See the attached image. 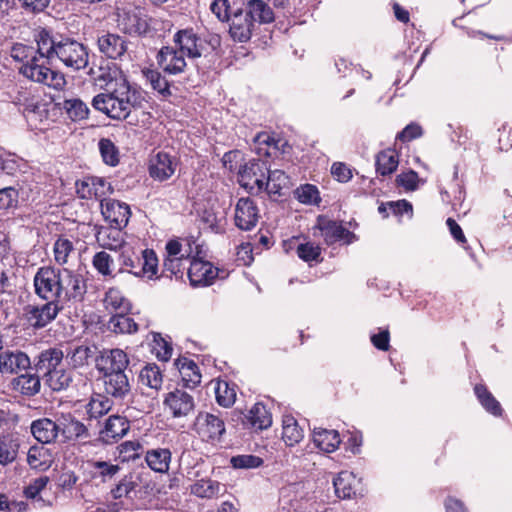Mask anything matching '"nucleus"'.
Returning a JSON list of instances; mask_svg holds the SVG:
<instances>
[{
	"label": "nucleus",
	"instance_id": "1",
	"mask_svg": "<svg viewBox=\"0 0 512 512\" xmlns=\"http://www.w3.org/2000/svg\"><path fill=\"white\" fill-rule=\"evenodd\" d=\"M33 287L40 299L57 301L62 306L82 301L87 291L82 274L51 265L38 268L33 277Z\"/></svg>",
	"mask_w": 512,
	"mask_h": 512
},
{
	"label": "nucleus",
	"instance_id": "2",
	"mask_svg": "<svg viewBox=\"0 0 512 512\" xmlns=\"http://www.w3.org/2000/svg\"><path fill=\"white\" fill-rule=\"evenodd\" d=\"M102 77L107 79L106 92L96 95L92 106L112 119H126L135 102V91L131 89L127 76L113 64Z\"/></svg>",
	"mask_w": 512,
	"mask_h": 512
},
{
	"label": "nucleus",
	"instance_id": "3",
	"mask_svg": "<svg viewBox=\"0 0 512 512\" xmlns=\"http://www.w3.org/2000/svg\"><path fill=\"white\" fill-rule=\"evenodd\" d=\"M42 49L41 51L58 60L66 68L78 71L87 67L89 63V54L87 48L71 39L55 41L50 34L42 30Z\"/></svg>",
	"mask_w": 512,
	"mask_h": 512
},
{
	"label": "nucleus",
	"instance_id": "4",
	"mask_svg": "<svg viewBox=\"0 0 512 512\" xmlns=\"http://www.w3.org/2000/svg\"><path fill=\"white\" fill-rule=\"evenodd\" d=\"M42 34L41 31L36 37L37 55L27 64L19 67V72L27 79L48 86L55 90H62L66 85V79L63 73L52 70L47 63H53L52 56L42 52Z\"/></svg>",
	"mask_w": 512,
	"mask_h": 512
},
{
	"label": "nucleus",
	"instance_id": "5",
	"mask_svg": "<svg viewBox=\"0 0 512 512\" xmlns=\"http://www.w3.org/2000/svg\"><path fill=\"white\" fill-rule=\"evenodd\" d=\"M268 171L267 164L260 159H252L241 165L238 171L240 185L251 193L264 189V180Z\"/></svg>",
	"mask_w": 512,
	"mask_h": 512
},
{
	"label": "nucleus",
	"instance_id": "6",
	"mask_svg": "<svg viewBox=\"0 0 512 512\" xmlns=\"http://www.w3.org/2000/svg\"><path fill=\"white\" fill-rule=\"evenodd\" d=\"M64 306L57 301H45L42 304H29L24 307L23 317L34 329H41L50 324L62 311Z\"/></svg>",
	"mask_w": 512,
	"mask_h": 512
},
{
	"label": "nucleus",
	"instance_id": "7",
	"mask_svg": "<svg viewBox=\"0 0 512 512\" xmlns=\"http://www.w3.org/2000/svg\"><path fill=\"white\" fill-rule=\"evenodd\" d=\"M176 48L189 59H196L208 53V43L193 28L178 30L173 36Z\"/></svg>",
	"mask_w": 512,
	"mask_h": 512
},
{
	"label": "nucleus",
	"instance_id": "8",
	"mask_svg": "<svg viewBox=\"0 0 512 512\" xmlns=\"http://www.w3.org/2000/svg\"><path fill=\"white\" fill-rule=\"evenodd\" d=\"M193 429L203 441L211 443L219 442L226 432L224 420L209 412L198 413Z\"/></svg>",
	"mask_w": 512,
	"mask_h": 512
},
{
	"label": "nucleus",
	"instance_id": "9",
	"mask_svg": "<svg viewBox=\"0 0 512 512\" xmlns=\"http://www.w3.org/2000/svg\"><path fill=\"white\" fill-rule=\"evenodd\" d=\"M156 61L159 68L169 75L182 74L187 67L186 56L175 45L162 47L156 55Z\"/></svg>",
	"mask_w": 512,
	"mask_h": 512
},
{
	"label": "nucleus",
	"instance_id": "10",
	"mask_svg": "<svg viewBox=\"0 0 512 512\" xmlns=\"http://www.w3.org/2000/svg\"><path fill=\"white\" fill-rule=\"evenodd\" d=\"M129 364L127 354L118 348L104 350L96 359V369L103 374L125 373Z\"/></svg>",
	"mask_w": 512,
	"mask_h": 512
},
{
	"label": "nucleus",
	"instance_id": "11",
	"mask_svg": "<svg viewBox=\"0 0 512 512\" xmlns=\"http://www.w3.org/2000/svg\"><path fill=\"white\" fill-rule=\"evenodd\" d=\"M316 227L320 230L321 236L328 245L336 242L350 244L355 239V235L352 232L336 221L330 220L324 216L318 217Z\"/></svg>",
	"mask_w": 512,
	"mask_h": 512
},
{
	"label": "nucleus",
	"instance_id": "12",
	"mask_svg": "<svg viewBox=\"0 0 512 512\" xmlns=\"http://www.w3.org/2000/svg\"><path fill=\"white\" fill-rule=\"evenodd\" d=\"M260 218L256 203L250 198H240L235 206V225L244 231L252 230Z\"/></svg>",
	"mask_w": 512,
	"mask_h": 512
},
{
	"label": "nucleus",
	"instance_id": "13",
	"mask_svg": "<svg viewBox=\"0 0 512 512\" xmlns=\"http://www.w3.org/2000/svg\"><path fill=\"white\" fill-rule=\"evenodd\" d=\"M177 159L167 152L159 151L149 160V174L156 181L169 179L176 171Z\"/></svg>",
	"mask_w": 512,
	"mask_h": 512
},
{
	"label": "nucleus",
	"instance_id": "14",
	"mask_svg": "<svg viewBox=\"0 0 512 512\" xmlns=\"http://www.w3.org/2000/svg\"><path fill=\"white\" fill-rule=\"evenodd\" d=\"M76 192L80 198H96L100 201L112 194L113 188L109 182L100 177H86L76 182Z\"/></svg>",
	"mask_w": 512,
	"mask_h": 512
},
{
	"label": "nucleus",
	"instance_id": "15",
	"mask_svg": "<svg viewBox=\"0 0 512 512\" xmlns=\"http://www.w3.org/2000/svg\"><path fill=\"white\" fill-rule=\"evenodd\" d=\"M164 406L175 418L185 417L194 410L195 402L188 392L175 389L166 394Z\"/></svg>",
	"mask_w": 512,
	"mask_h": 512
},
{
	"label": "nucleus",
	"instance_id": "16",
	"mask_svg": "<svg viewBox=\"0 0 512 512\" xmlns=\"http://www.w3.org/2000/svg\"><path fill=\"white\" fill-rule=\"evenodd\" d=\"M219 270L212 263L201 259H192L188 268V277L192 286H208L218 277Z\"/></svg>",
	"mask_w": 512,
	"mask_h": 512
},
{
	"label": "nucleus",
	"instance_id": "17",
	"mask_svg": "<svg viewBox=\"0 0 512 512\" xmlns=\"http://www.w3.org/2000/svg\"><path fill=\"white\" fill-rule=\"evenodd\" d=\"M228 21H230L229 33L238 42H247L256 27L251 15L242 9L235 11Z\"/></svg>",
	"mask_w": 512,
	"mask_h": 512
},
{
	"label": "nucleus",
	"instance_id": "18",
	"mask_svg": "<svg viewBox=\"0 0 512 512\" xmlns=\"http://www.w3.org/2000/svg\"><path fill=\"white\" fill-rule=\"evenodd\" d=\"M29 356L20 350H5L0 352V374L12 375L30 367Z\"/></svg>",
	"mask_w": 512,
	"mask_h": 512
},
{
	"label": "nucleus",
	"instance_id": "19",
	"mask_svg": "<svg viewBox=\"0 0 512 512\" xmlns=\"http://www.w3.org/2000/svg\"><path fill=\"white\" fill-rule=\"evenodd\" d=\"M129 421L120 415L110 416L99 433V439L105 444H112L122 439L129 431Z\"/></svg>",
	"mask_w": 512,
	"mask_h": 512
},
{
	"label": "nucleus",
	"instance_id": "20",
	"mask_svg": "<svg viewBox=\"0 0 512 512\" xmlns=\"http://www.w3.org/2000/svg\"><path fill=\"white\" fill-rule=\"evenodd\" d=\"M100 206L105 220L118 227L127 225L131 212L126 203L107 198L101 200Z\"/></svg>",
	"mask_w": 512,
	"mask_h": 512
},
{
	"label": "nucleus",
	"instance_id": "21",
	"mask_svg": "<svg viewBox=\"0 0 512 512\" xmlns=\"http://www.w3.org/2000/svg\"><path fill=\"white\" fill-rule=\"evenodd\" d=\"M242 424L244 427L254 431L264 430L272 425V415L264 404L255 403L244 414Z\"/></svg>",
	"mask_w": 512,
	"mask_h": 512
},
{
	"label": "nucleus",
	"instance_id": "22",
	"mask_svg": "<svg viewBox=\"0 0 512 512\" xmlns=\"http://www.w3.org/2000/svg\"><path fill=\"white\" fill-rule=\"evenodd\" d=\"M98 48L101 53L112 59L121 58L127 51V41L114 33H104L98 37Z\"/></svg>",
	"mask_w": 512,
	"mask_h": 512
},
{
	"label": "nucleus",
	"instance_id": "23",
	"mask_svg": "<svg viewBox=\"0 0 512 512\" xmlns=\"http://www.w3.org/2000/svg\"><path fill=\"white\" fill-rule=\"evenodd\" d=\"M60 427V418L58 422L49 418H40L31 423V433L38 442L49 444L56 440Z\"/></svg>",
	"mask_w": 512,
	"mask_h": 512
},
{
	"label": "nucleus",
	"instance_id": "24",
	"mask_svg": "<svg viewBox=\"0 0 512 512\" xmlns=\"http://www.w3.org/2000/svg\"><path fill=\"white\" fill-rule=\"evenodd\" d=\"M105 392L115 399H124L130 393V384L125 373L101 375Z\"/></svg>",
	"mask_w": 512,
	"mask_h": 512
},
{
	"label": "nucleus",
	"instance_id": "25",
	"mask_svg": "<svg viewBox=\"0 0 512 512\" xmlns=\"http://www.w3.org/2000/svg\"><path fill=\"white\" fill-rule=\"evenodd\" d=\"M312 441L320 451L333 453L341 444V438L337 430L315 428L312 434Z\"/></svg>",
	"mask_w": 512,
	"mask_h": 512
},
{
	"label": "nucleus",
	"instance_id": "26",
	"mask_svg": "<svg viewBox=\"0 0 512 512\" xmlns=\"http://www.w3.org/2000/svg\"><path fill=\"white\" fill-rule=\"evenodd\" d=\"M119 25L125 33L130 35H141L148 29L145 15L137 9L124 12L119 20Z\"/></svg>",
	"mask_w": 512,
	"mask_h": 512
},
{
	"label": "nucleus",
	"instance_id": "27",
	"mask_svg": "<svg viewBox=\"0 0 512 512\" xmlns=\"http://www.w3.org/2000/svg\"><path fill=\"white\" fill-rule=\"evenodd\" d=\"M359 479L350 471H341L334 479L333 486L337 497L350 499L356 494Z\"/></svg>",
	"mask_w": 512,
	"mask_h": 512
},
{
	"label": "nucleus",
	"instance_id": "28",
	"mask_svg": "<svg viewBox=\"0 0 512 512\" xmlns=\"http://www.w3.org/2000/svg\"><path fill=\"white\" fill-rule=\"evenodd\" d=\"M76 249L75 242L67 236H59L53 244L54 261L59 266H64L70 263L71 259L75 257Z\"/></svg>",
	"mask_w": 512,
	"mask_h": 512
},
{
	"label": "nucleus",
	"instance_id": "29",
	"mask_svg": "<svg viewBox=\"0 0 512 512\" xmlns=\"http://www.w3.org/2000/svg\"><path fill=\"white\" fill-rule=\"evenodd\" d=\"M27 462L32 469L45 471L53 462L51 451L43 445L30 447L27 454Z\"/></svg>",
	"mask_w": 512,
	"mask_h": 512
},
{
	"label": "nucleus",
	"instance_id": "30",
	"mask_svg": "<svg viewBox=\"0 0 512 512\" xmlns=\"http://www.w3.org/2000/svg\"><path fill=\"white\" fill-rule=\"evenodd\" d=\"M142 264L138 263L137 271L135 272L136 277L146 278L147 280H156L159 278L158 275V258L156 253L152 249H145L141 253Z\"/></svg>",
	"mask_w": 512,
	"mask_h": 512
},
{
	"label": "nucleus",
	"instance_id": "31",
	"mask_svg": "<svg viewBox=\"0 0 512 512\" xmlns=\"http://www.w3.org/2000/svg\"><path fill=\"white\" fill-rule=\"evenodd\" d=\"M96 240L102 248L108 250H117L125 245L123 232L121 231L120 227H102L97 232Z\"/></svg>",
	"mask_w": 512,
	"mask_h": 512
},
{
	"label": "nucleus",
	"instance_id": "32",
	"mask_svg": "<svg viewBox=\"0 0 512 512\" xmlns=\"http://www.w3.org/2000/svg\"><path fill=\"white\" fill-rule=\"evenodd\" d=\"M60 425V433L66 440L86 439L89 436L86 426L70 415L62 416Z\"/></svg>",
	"mask_w": 512,
	"mask_h": 512
},
{
	"label": "nucleus",
	"instance_id": "33",
	"mask_svg": "<svg viewBox=\"0 0 512 512\" xmlns=\"http://www.w3.org/2000/svg\"><path fill=\"white\" fill-rule=\"evenodd\" d=\"M145 461L153 471L166 473L171 462V452L166 448L148 450L145 455Z\"/></svg>",
	"mask_w": 512,
	"mask_h": 512
},
{
	"label": "nucleus",
	"instance_id": "34",
	"mask_svg": "<svg viewBox=\"0 0 512 512\" xmlns=\"http://www.w3.org/2000/svg\"><path fill=\"white\" fill-rule=\"evenodd\" d=\"M245 11L251 15L255 24H269L275 19L272 8L264 0H249Z\"/></svg>",
	"mask_w": 512,
	"mask_h": 512
},
{
	"label": "nucleus",
	"instance_id": "35",
	"mask_svg": "<svg viewBox=\"0 0 512 512\" xmlns=\"http://www.w3.org/2000/svg\"><path fill=\"white\" fill-rule=\"evenodd\" d=\"M304 437V431L297 420L291 415H285L282 419V439L287 446L298 444Z\"/></svg>",
	"mask_w": 512,
	"mask_h": 512
},
{
	"label": "nucleus",
	"instance_id": "36",
	"mask_svg": "<svg viewBox=\"0 0 512 512\" xmlns=\"http://www.w3.org/2000/svg\"><path fill=\"white\" fill-rule=\"evenodd\" d=\"M399 165V156L396 150L388 148L376 156V171L382 176L390 175Z\"/></svg>",
	"mask_w": 512,
	"mask_h": 512
},
{
	"label": "nucleus",
	"instance_id": "37",
	"mask_svg": "<svg viewBox=\"0 0 512 512\" xmlns=\"http://www.w3.org/2000/svg\"><path fill=\"white\" fill-rule=\"evenodd\" d=\"M13 389L22 395L33 396L40 391L41 382L36 374H22L12 381Z\"/></svg>",
	"mask_w": 512,
	"mask_h": 512
},
{
	"label": "nucleus",
	"instance_id": "38",
	"mask_svg": "<svg viewBox=\"0 0 512 512\" xmlns=\"http://www.w3.org/2000/svg\"><path fill=\"white\" fill-rule=\"evenodd\" d=\"M63 357L64 353L59 348L46 349L39 354L36 367L39 371H43L44 374H47L58 368Z\"/></svg>",
	"mask_w": 512,
	"mask_h": 512
},
{
	"label": "nucleus",
	"instance_id": "39",
	"mask_svg": "<svg viewBox=\"0 0 512 512\" xmlns=\"http://www.w3.org/2000/svg\"><path fill=\"white\" fill-rule=\"evenodd\" d=\"M289 184L288 176L279 169L270 170L266 172V179L264 180V189L269 195H280L281 190L286 188Z\"/></svg>",
	"mask_w": 512,
	"mask_h": 512
},
{
	"label": "nucleus",
	"instance_id": "40",
	"mask_svg": "<svg viewBox=\"0 0 512 512\" xmlns=\"http://www.w3.org/2000/svg\"><path fill=\"white\" fill-rule=\"evenodd\" d=\"M139 255L134 251V249L125 244L120 248V253L118 256L119 269L117 273H130L135 276V272L138 268V263L140 262Z\"/></svg>",
	"mask_w": 512,
	"mask_h": 512
},
{
	"label": "nucleus",
	"instance_id": "41",
	"mask_svg": "<svg viewBox=\"0 0 512 512\" xmlns=\"http://www.w3.org/2000/svg\"><path fill=\"white\" fill-rule=\"evenodd\" d=\"M177 366L186 387L193 388L201 382V374L195 362L186 358L179 359Z\"/></svg>",
	"mask_w": 512,
	"mask_h": 512
},
{
	"label": "nucleus",
	"instance_id": "42",
	"mask_svg": "<svg viewBox=\"0 0 512 512\" xmlns=\"http://www.w3.org/2000/svg\"><path fill=\"white\" fill-rule=\"evenodd\" d=\"M90 467L92 478L99 479L102 483L112 480L121 469L118 464L101 460L91 462Z\"/></svg>",
	"mask_w": 512,
	"mask_h": 512
},
{
	"label": "nucleus",
	"instance_id": "43",
	"mask_svg": "<svg viewBox=\"0 0 512 512\" xmlns=\"http://www.w3.org/2000/svg\"><path fill=\"white\" fill-rule=\"evenodd\" d=\"M92 266L104 278H114L117 275L114 258L105 251H99L94 254Z\"/></svg>",
	"mask_w": 512,
	"mask_h": 512
},
{
	"label": "nucleus",
	"instance_id": "44",
	"mask_svg": "<svg viewBox=\"0 0 512 512\" xmlns=\"http://www.w3.org/2000/svg\"><path fill=\"white\" fill-rule=\"evenodd\" d=\"M217 403L224 407H231L236 401V386L226 380H218L214 386Z\"/></svg>",
	"mask_w": 512,
	"mask_h": 512
},
{
	"label": "nucleus",
	"instance_id": "45",
	"mask_svg": "<svg viewBox=\"0 0 512 512\" xmlns=\"http://www.w3.org/2000/svg\"><path fill=\"white\" fill-rule=\"evenodd\" d=\"M190 492L199 498L213 499L219 496L221 485L211 479H200L191 485Z\"/></svg>",
	"mask_w": 512,
	"mask_h": 512
},
{
	"label": "nucleus",
	"instance_id": "46",
	"mask_svg": "<svg viewBox=\"0 0 512 512\" xmlns=\"http://www.w3.org/2000/svg\"><path fill=\"white\" fill-rule=\"evenodd\" d=\"M105 308L111 312L126 313L130 308L129 301L123 296L122 292L116 288H110L104 297Z\"/></svg>",
	"mask_w": 512,
	"mask_h": 512
},
{
	"label": "nucleus",
	"instance_id": "47",
	"mask_svg": "<svg viewBox=\"0 0 512 512\" xmlns=\"http://www.w3.org/2000/svg\"><path fill=\"white\" fill-rule=\"evenodd\" d=\"M145 80L150 84L152 89L156 91L159 95L166 98L168 97L170 92V85L166 78L156 69H144L142 71Z\"/></svg>",
	"mask_w": 512,
	"mask_h": 512
},
{
	"label": "nucleus",
	"instance_id": "48",
	"mask_svg": "<svg viewBox=\"0 0 512 512\" xmlns=\"http://www.w3.org/2000/svg\"><path fill=\"white\" fill-rule=\"evenodd\" d=\"M93 350L85 345H77L70 349L66 354L68 364L73 368H81L89 364L90 359L93 357Z\"/></svg>",
	"mask_w": 512,
	"mask_h": 512
},
{
	"label": "nucleus",
	"instance_id": "49",
	"mask_svg": "<svg viewBox=\"0 0 512 512\" xmlns=\"http://www.w3.org/2000/svg\"><path fill=\"white\" fill-rule=\"evenodd\" d=\"M166 255L188 260L193 253L192 245L189 239H172L166 243Z\"/></svg>",
	"mask_w": 512,
	"mask_h": 512
},
{
	"label": "nucleus",
	"instance_id": "50",
	"mask_svg": "<svg viewBox=\"0 0 512 512\" xmlns=\"http://www.w3.org/2000/svg\"><path fill=\"white\" fill-rule=\"evenodd\" d=\"M139 380L142 385L154 390H159L163 382L160 368L155 364L146 365L140 371Z\"/></svg>",
	"mask_w": 512,
	"mask_h": 512
},
{
	"label": "nucleus",
	"instance_id": "51",
	"mask_svg": "<svg viewBox=\"0 0 512 512\" xmlns=\"http://www.w3.org/2000/svg\"><path fill=\"white\" fill-rule=\"evenodd\" d=\"M108 327L115 333H134L137 331L138 326L135 321L127 316L125 313H118L113 315L108 323Z\"/></svg>",
	"mask_w": 512,
	"mask_h": 512
},
{
	"label": "nucleus",
	"instance_id": "52",
	"mask_svg": "<svg viewBox=\"0 0 512 512\" xmlns=\"http://www.w3.org/2000/svg\"><path fill=\"white\" fill-rule=\"evenodd\" d=\"M18 448L17 439L11 436L0 437V464L5 466L12 463L17 457Z\"/></svg>",
	"mask_w": 512,
	"mask_h": 512
},
{
	"label": "nucleus",
	"instance_id": "53",
	"mask_svg": "<svg viewBox=\"0 0 512 512\" xmlns=\"http://www.w3.org/2000/svg\"><path fill=\"white\" fill-rule=\"evenodd\" d=\"M475 394L480 401L483 408L495 415L498 416L501 414L502 409L500 403L494 398V396L486 389L483 385H476L474 388Z\"/></svg>",
	"mask_w": 512,
	"mask_h": 512
},
{
	"label": "nucleus",
	"instance_id": "54",
	"mask_svg": "<svg viewBox=\"0 0 512 512\" xmlns=\"http://www.w3.org/2000/svg\"><path fill=\"white\" fill-rule=\"evenodd\" d=\"M23 114L31 127L34 129H42L39 127V124L47 118V105L42 99H40L31 108H27Z\"/></svg>",
	"mask_w": 512,
	"mask_h": 512
},
{
	"label": "nucleus",
	"instance_id": "55",
	"mask_svg": "<svg viewBox=\"0 0 512 512\" xmlns=\"http://www.w3.org/2000/svg\"><path fill=\"white\" fill-rule=\"evenodd\" d=\"M63 108L73 121L84 120L88 117V106L78 98L67 99L63 103Z\"/></svg>",
	"mask_w": 512,
	"mask_h": 512
},
{
	"label": "nucleus",
	"instance_id": "56",
	"mask_svg": "<svg viewBox=\"0 0 512 512\" xmlns=\"http://www.w3.org/2000/svg\"><path fill=\"white\" fill-rule=\"evenodd\" d=\"M45 375L46 383L54 391H60L67 388L72 379L70 373L59 368L52 370Z\"/></svg>",
	"mask_w": 512,
	"mask_h": 512
},
{
	"label": "nucleus",
	"instance_id": "57",
	"mask_svg": "<svg viewBox=\"0 0 512 512\" xmlns=\"http://www.w3.org/2000/svg\"><path fill=\"white\" fill-rule=\"evenodd\" d=\"M98 147L105 164L114 167L119 163V150L110 139L102 138Z\"/></svg>",
	"mask_w": 512,
	"mask_h": 512
},
{
	"label": "nucleus",
	"instance_id": "58",
	"mask_svg": "<svg viewBox=\"0 0 512 512\" xmlns=\"http://www.w3.org/2000/svg\"><path fill=\"white\" fill-rule=\"evenodd\" d=\"M111 409V401L102 395H97L89 401L87 412L91 418H98L106 414Z\"/></svg>",
	"mask_w": 512,
	"mask_h": 512
},
{
	"label": "nucleus",
	"instance_id": "59",
	"mask_svg": "<svg viewBox=\"0 0 512 512\" xmlns=\"http://www.w3.org/2000/svg\"><path fill=\"white\" fill-rule=\"evenodd\" d=\"M20 158L16 155L0 149V171L13 175L20 169Z\"/></svg>",
	"mask_w": 512,
	"mask_h": 512
},
{
	"label": "nucleus",
	"instance_id": "60",
	"mask_svg": "<svg viewBox=\"0 0 512 512\" xmlns=\"http://www.w3.org/2000/svg\"><path fill=\"white\" fill-rule=\"evenodd\" d=\"M153 352L161 361H168L172 356V347L160 334L153 335Z\"/></svg>",
	"mask_w": 512,
	"mask_h": 512
},
{
	"label": "nucleus",
	"instance_id": "61",
	"mask_svg": "<svg viewBox=\"0 0 512 512\" xmlns=\"http://www.w3.org/2000/svg\"><path fill=\"white\" fill-rule=\"evenodd\" d=\"M36 55L37 49L22 43L14 44L11 49V57L22 64L29 63Z\"/></svg>",
	"mask_w": 512,
	"mask_h": 512
},
{
	"label": "nucleus",
	"instance_id": "62",
	"mask_svg": "<svg viewBox=\"0 0 512 512\" xmlns=\"http://www.w3.org/2000/svg\"><path fill=\"white\" fill-rule=\"evenodd\" d=\"M19 193L14 187L0 189V210H13L18 205Z\"/></svg>",
	"mask_w": 512,
	"mask_h": 512
},
{
	"label": "nucleus",
	"instance_id": "63",
	"mask_svg": "<svg viewBox=\"0 0 512 512\" xmlns=\"http://www.w3.org/2000/svg\"><path fill=\"white\" fill-rule=\"evenodd\" d=\"M321 249L318 245L311 242L297 245V255L305 262L319 261Z\"/></svg>",
	"mask_w": 512,
	"mask_h": 512
},
{
	"label": "nucleus",
	"instance_id": "64",
	"mask_svg": "<svg viewBox=\"0 0 512 512\" xmlns=\"http://www.w3.org/2000/svg\"><path fill=\"white\" fill-rule=\"evenodd\" d=\"M297 199L304 204H317L320 200L318 189L311 184H306L296 190Z\"/></svg>",
	"mask_w": 512,
	"mask_h": 512
}]
</instances>
